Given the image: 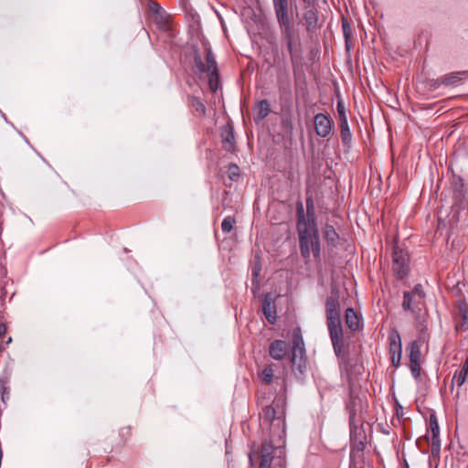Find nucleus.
<instances>
[{"label": "nucleus", "instance_id": "obj_1", "mask_svg": "<svg viewBox=\"0 0 468 468\" xmlns=\"http://www.w3.org/2000/svg\"><path fill=\"white\" fill-rule=\"evenodd\" d=\"M262 425L270 430V441L264 443L285 445V405L282 399H279L272 405L266 406L261 414Z\"/></svg>", "mask_w": 468, "mask_h": 468}, {"label": "nucleus", "instance_id": "obj_29", "mask_svg": "<svg viewBox=\"0 0 468 468\" xmlns=\"http://www.w3.org/2000/svg\"><path fill=\"white\" fill-rule=\"evenodd\" d=\"M420 361L410 362V368L412 377L418 379L420 376Z\"/></svg>", "mask_w": 468, "mask_h": 468}, {"label": "nucleus", "instance_id": "obj_40", "mask_svg": "<svg viewBox=\"0 0 468 468\" xmlns=\"http://www.w3.org/2000/svg\"><path fill=\"white\" fill-rule=\"evenodd\" d=\"M3 350V346L0 345V352Z\"/></svg>", "mask_w": 468, "mask_h": 468}, {"label": "nucleus", "instance_id": "obj_4", "mask_svg": "<svg viewBox=\"0 0 468 468\" xmlns=\"http://www.w3.org/2000/svg\"><path fill=\"white\" fill-rule=\"evenodd\" d=\"M285 445L263 443L259 468H285Z\"/></svg>", "mask_w": 468, "mask_h": 468}, {"label": "nucleus", "instance_id": "obj_18", "mask_svg": "<svg viewBox=\"0 0 468 468\" xmlns=\"http://www.w3.org/2000/svg\"><path fill=\"white\" fill-rule=\"evenodd\" d=\"M420 347H421V343H420V341H418V340L413 341L409 345L408 350H409L410 362L420 361V356H421Z\"/></svg>", "mask_w": 468, "mask_h": 468}, {"label": "nucleus", "instance_id": "obj_19", "mask_svg": "<svg viewBox=\"0 0 468 468\" xmlns=\"http://www.w3.org/2000/svg\"><path fill=\"white\" fill-rule=\"evenodd\" d=\"M255 111H256L255 120L257 122L262 121L265 117H267V115L269 114V112L271 111L270 104H269L268 101H266V100L261 101L257 104Z\"/></svg>", "mask_w": 468, "mask_h": 468}, {"label": "nucleus", "instance_id": "obj_25", "mask_svg": "<svg viewBox=\"0 0 468 468\" xmlns=\"http://www.w3.org/2000/svg\"><path fill=\"white\" fill-rule=\"evenodd\" d=\"M461 80V78L459 77L458 74H451V75H446L444 77L441 78V83L443 85H457Z\"/></svg>", "mask_w": 468, "mask_h": 468}, {"label": "nucleus", "instance_id": "obj_15", "mask_svg": "<svg viewBox=\"0 0 468 468\" xmlns=\"http://www.w3.org/2000/svg\"><path fill=\"white\" fill-rule=\"evenodd\" d=\"M430 430L431 432V445L432 452H439L441 450V441H440V428L438 424V420L435 415H431L430 417Z\"/></svg>", "mask_w": 468, "mask_h": 468}, {"label": "nucleus", "instance_id": "obj_23", "mask_svg": "<svg viewBox=\"0 0 468 468\" xmlns=\"http://www.w3.org/2000/svg\"><path fill=\"white\" fill-rule=\"evenodd\" d=\"M324 237L328 242L335 243L338 239V234L333 226L325 225L324 229Z\"/></svg>", "mask_w": 468, "mask_h": 468}, {"label": "nucleus", "instance_id": "obj_21", "mask_svg": "<svg viewBox=\"0 0 468 468\" xmlns=\"http://www.w3.org/2000/svg\"><path fill=\"white\" fill-rule=\"evenodd\" d=\"M460 314L462 316V322L457 325V330L467 331L468 330V305L467 303H462L459 307Z\"/></svg>", "mask_w": 468, "mask_h": 468}, {"label": "nucleus", "instance_id": "obj_5", "mask_svg": "<svg viewBox=\"0 0 468 468\" xmlns=\"http://www.w3.org/2000/svg\"><path fill=\"white\" fill-rule=\"evenodd\" d=\"M195 66L199 72L207 73L211 90H216L218 82V66L210 47L206 48V64L203 63L199 55L195 57Z\"/></svg>", "mask_w": 468, "mask_h": 468}, {"label": "nucleus", "instance_id": "obj_33", "mask_svg": "<svg viewBox=\"0 0 468 468\" xmlns=\"http://www.w3.org/2000/svg\"><path fill=\"white\" fill-rule=\"evenodd\" d=\"M193 106L195 107L196 111L201 114L204 115L206 113V106L199 100H195Z\"/></svg>", "mask_w": 468, "mask_h": 468}, {"label": "nucleus", "instance_id": "obj_10", "mask_svg": "<svg viewBox=\"0 0 468 468\" xmlns=\"http://www.w3.org/2000/svg\"><path fill=\"white\" fill-rule=\"evenodd\" d=\"M389 353L392 365L398 367L402 356L401 338L398 331L392 330L388 335Z\"/></svg>", "mask_w": 468, "mask_h": 468}, {"label": "nucleus", "instance_id": "obj_13", "mask_svg": "<svg viewBox=\"0 0 468 468\" xmlns=\"http://www.w3.org/2000/svg\"><path fill=\"white\" fill-rule=\"evenodd\" d=\"M291 363L301 374L303 372L306 366L304 347H292Z\"/></svg>", "mask_w": 468, "mask_h": 468}, {"label": "nucleus", "instance_id": "obj_28", "mask_svg": "<svg viewBox=\"0 0 468 468\" xmlns=\"http://www.w3.org/2000/svg\"><path fill=\"white\" fill-rule=\"evenodd\" d=\"M292 347H304L303 339L301 334L300 328H296L293 331V346Z\"/></svg>", "mask_w": 468, "mask_h": 468}, {"label": "nucleus", "instance_id": "obj_34", "mask_svg": "<svg viewBox=\"0 0 468 468\" xmlns=\"http://www.w3.org/2000/svg\"><path fill=\"white\" fill-rule=\"evenodd\" d=\"M272 3H273V6L289 5L288 0H272Z\"/></svg>", "mask_w": 468, "mask_h": 468}, {"label": "nucleus", "instance_id": "obj_38", "mask_svg": "<svg viewBox=\"0 0 468 468\" xmlns=\"http://www.w3.org/2000/svg\"><path fill=\"white\" fill-rule=\"evenodd\" d=\"M249 459H250V463H252V456H251V453L249 455Z\"/></svg>", "mask_w": 468, "mask_h": 468}, {"label": "nucleus", "instance_id": "obj_22", "mask_svg": "<svg viewBox=\"0 0 468 468\" xmlns=\"http://www.w3.org/2000/svg\"><path fill=\"white\" fill-rule=\"evenodd\" d=\"M467 376H468V357L466 358L461 371L459 372V374L457 376H454L453 378V380L452 381H456L457 382V385L459 387H461L462 385L464 384L466 378H467Z\"/></svg>", "mask_w": 468, "mask_h": 468}, {"label": "nucleus", "instance_id": "obj_31", "mask_svg": "<svg viewBox=\"0 0 468 468\" xmlns=\"http://www.w3.org/2000/svg\"><path fill=\"white\" fill-rule=\"evenodd\" d=\"M239 167L236 165H230L229 166V177L231 180H235L239 176Z\"/></svg>", "mask_w": 468, "mask_h": 468}, {"label": "nucleus", "instance_id": "obj_37", "mask_svg": "<svg viewBox=\"0 0 468 468\" xmlns=\"http://www.w3.org/2000/svg\"><path fill=\"white\" fill-rule=\"evenodd\" d=\"M260 271H261L260 268H254L252 270V275H253L254 278H256L259 275Z\"/></svg>", "mask_w": 468, "mask_h": 468}, {"label": "nucleus", "instance_id": "obj_20", "mask_svg": "<svg viewBox=\"0 0 468 468\" xmlns=\"http://www.w3.org/2000/svg\"><path fill=\"white\" fill-rule=\"evenodd\" d=\"M341 140L345 145L349 146L352 141V133L348 125V122H340Z\"/></svg>", "mask_w": 468, "mask_h": 468}, {"label": "nucleus", "instance_id": "obj_11", "mask_svg": "<svg viewBox=\"0 0 468 468\" xmlns=\"http://www.w3.org/2000/svg\"><path fill=\"white\" fill-rule=\"evenodd\" d=\"M315 133L320 137H326L332 132L333 121L324 113H317L314 118Z\"/></svg>", "mask_w": 468, "mask_h": 468}, {"label": "nucleus", "instance_id": "obj_17", "mask_svg": "<svg viewBox=\"0 0 468 468\" xmlns=\"http://www.w3.org/2000/svg\"><path fill=\"white\" fill-rule=\"evenodd\" d=\"M346 324L351 331H356L360 326L359 317L353 308L346 311Z\"/></svg>", "mask_w": 468, "mask_h": 468}, {"label": "nucleus", "instance_id": "obj_35", "mask_svg": "<svg viewBox=\"0 0 468 468\" xmlns=\"http://www.w3.org/2000/svg\"><path fill=\"white\" fill-rule=\"evenodd\" d=\"M342 26H343V30H344L345 36H346V37H347V29L349 28L348 22L346 19H343Z\"/></svg>", "mask_w": 468, "mask_h": 468}, {"label": "nucleus", "instance_id": "obj_36", "mask_svg": "<svg viewBox=\"0 0 468 468\" xmlns=\"http://www.w3.org/2000/svg\"><path fill=\"white\" fill-rule=\"evenodd\" d=\"M6 333V326L4 324H0V337Z\"/></svg>", "mask_w": 468, "mask_h": 468}, {"label": "nucleus", "instance_id": "obj_9", "mask_svg": "<svg viewBox=\"0 0 468 468\" xmlns=\"http://www.w3.org/2000/svg\"><path fill=\"white\" fill-rule=\"evenodd\" d=\"M299 223H303L305 226L309 227H317L314 204L312 197L306 198V215H304L303 204H297V224Z\"/></svg>", "mask_w": 468, "mask_h": 468}, {"label": "nucleus", "instance_id": "obj_12", "mask_svg": "<svg viewBox=\"0 0 468 468\" xmlns=\"http://www.w3.org/2000/svg\"><path fill=\"white\" fill-rule=\"evenodd\" d=\"M288 352V344L282 340H274L269 347L270 356L275 360H282Z\"/></svg>", "mask_w": 468, "mask_h": 468}, {"label": "nucleus", "instance_id": "obj_32", "mask_svg": "<svg viewBox=\"0 0 468 468\" xmlns=\"http://www.w3.org/2000/svg\"><path fill=\"white\" fill-rule=\"evenodd\" d=\"M0 392H1V398L2 400L5 402V399L8 398V388L5 387L6 381H4L2 378H0Z\"/></svg>", "mask_w": 468, "mask_h": 468}, {"label": "nucleus", "instance_id": "obj_24", "mask_svg": "<svg viewBox=\"0 0 468 468\" xmlns=\"http://www.w3.org/2000/svg\"><path fill=\"white\" fill-rule=\"evenodd\" d=\"M223 147L225 150L230 152L234 148V134L232 131H228L223 135Z\"/></svg>", "mask_w": 468, "mask_h": 468}, {"label": "nucleus", "instance_id": "obj_27", "mask_svg": "<svg viewBox=\"0 0 468 468\" xmlns=\"http://www.w3.org/2000/svg\"><path fill=\"white\" fill-rule=\"evenodd\" d=\"M234 223L235 219L232 217H226L221 223L222 231L225 233L230 232L233 229Z\"/></svg>", "mask_w": 468, "mask_h": 468}, {"label": "nucleus", "instance_id": "obj_2", "mask_svg": "<svg viewBox=\"0 0 468 468\" xmlns=\"http://www.w3.org/2000/svg\"><path fill=\"white\" fill-rule=\"evenodd\" d=\"M325 312L327 327L335 353L339 356L344 346L343 328L340 315V303L337 294H332L326 300Z\"/></svg>", "mask_w": 468, "mask_h": 468}, {"label": "nucleus", "instance_id": "obj_3", "mask_svg": "<svg viewBox=\"0 0 468 468\" xmlns=\"http://www.w3.org/2000/svg\"><path fill=\"white\" fill-rule=\"evenodd\" d=\"M299 243L302 256L310 261L311 256L315 261L320 260L321 244L317 227L305 226L303 223L297 224Z\"/></svg>", "mask_w": 468, "mask_h": 468}, {"label": "nucleus", "instance_id": "obj_6", "mask_svg": "<svg viewBox=\"0 0 468 468\" xmlns=\"http://www.w3.org/2000/svg\"><path fill=\"white\" fill-rule=\"evenodd\" d=\"M289 5H278L273 6L275 16L277 18V22L281 28L282 34L286 40L287 49L291 56H293V45H292V37H293V30L292 26L290 21L289 14H288Z\"/></svg>", "mask_w": 468, "mask_h": 468}, {"label": "nucleus", "instance_id": "obj_26", "mask_svg": "<svg viewBox=\"0 0 468 468\" xmlns=\"http://www.w3.org/2000/svg\"><path fill=\"white\" fill-rule=\"evenodd\" d=\"M261 378L262 381L266 384H270L273 378V369L271 366L266 367L261 373Z\"/></svg>", "mask_w": 468, "mask_h": 468}, {"label": "nucleus", "instance_id": "obj_16", "mask_svg": "<svg viewBox=\"0 0 468 468\" xmlns=\"http://www.w3.org/2000/svg\"><path fill=\"white\" fill-rule=\"evenodd\" d=\"M306 29L308 32H314L318 27V15L314 8L308 9L304 14Z\"/></svg>", "mask_w": 468, "mask_h": 468}, {"label": "nucleus", "instance_id": "obj_14", "mask_svg": "<svg viewBox=\"0 0 468 468\" xmlns=\"http://www.w3.org/2000/svg\"><path fill=\"white\" fill-rule=\"evenodd\" d=\"M262 312L271 324L276 322L275 304L272 296L270 294L265 295L262 300Z\"/></svg>", "mask_w": 468, "mask_h": 468}, {"label": "nucleus", "instance_id": "obj_30", "mask_svg": "<svg viewBox=\"0 0 468 468\" xmlns=\"http://www.w3.org/2000/svg\"><path fill=\"white\" fill-rule=\"evenodd\" d=\"M336 109H337V112L339 115L340 122H348L347 116H346V108L342 101L337 102Z\"/></svg>", "mask_w": 468, "mask_h": 468}, {"label": "nucleus", "instance_id": "obj_8", "mask_svg": "<svg viewBox=\"0 0 468 468\" xmlns=\"http://www.w3.org/2000/svg\"><path fill=\"white\" fill-rule=\"evenodd\" d=\"M392 269L399 279L404 278L409 273V255L398 247L394 248Z\"/></svg>", "mask_w": 468, "mask_h": 468}, {"label": "nucleus", "instance_id": "obj_39", "mask_svg": "<svg viewBox=\"0 0 468 468\" xmlns=\"http://www.w3.org/2000/svg\"><path fill=\"white\" fill-rule=\"evenodd\" d=\"M11 341H12V338H11V337H9V338H8V340L6 341V344H10V343H11Z\"/></svg>", "mask_w": 468, "mask_h": 468}, {"label": "nucleus", "instance_id": "obj_7", "mask_svg": "<svg viewBox=\"0 0 468 468\" xmlns=\"http://www.w3.org/2000/svg\"><path fill=\"white\" fill-rule=\"evenodd\" d=\"M425 293L420 284L416 285L412 291L403 294L402 308L404 311H420L424 304Z\"/></svg>", "mask_w": 468, "mask_h": 468}]
</instances>
